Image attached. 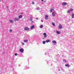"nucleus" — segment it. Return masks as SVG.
<instances>
[{
	"mask_svg": "<svg viewBox=\"0 0 74 74\" xmlns=\"http://www.w3.org/2000/svg\"><path fill=\"white\" fill-rule=\"evenodd\" d=\"M24 50L23 49H20V51L21 52H23Z\"/></svg>",
	"mask_w": 74,
	"mask_h": 74,
	"instance_id": "423d86ee",
	"label": "nucleus"
},
{
	"mask_svg": "<svg viewBox=\"0 0 74 74\" xmlns=\"http://www.w3.org/2000/svg\"><path fill=\"white\" fill-rule=\"evenodd\" d=\"M52 42H53V43H56V42L55 40H53Z\"/></svg>",
	"mask_w": 74,
	"mask_h": 74,
	"instance_id": "f3484780",
	"label": "nucleus"
},
{
	"mask_svg": "<svg viewBox=\"0 0 74 74\" xmlns=\"http://www.w3.org/2000/svg\"><path fill=\"white\" fill-rule=\"evenodd\" d=\"M6 8H8V6H6Z\"/></svg>",
	"mask_w": 74,
	"mask_h": 74,
	"instance_id": "2f4dec72",
	"label": "nucleus"
},
{
	"mask_svg": "<svg viewBox=\"0 0 74 74\" xmlns=\"http://www.w3.org/2000/svg\"><path fill=\"white\" fill-rule=\"evenodd\" d=\"M63 61V62H67V61H66V60H64V59Z\"/></svg>",
	"mask_w": 74,
	"mask_h": 74,
	"instance_id": "a878e982",
	"label": "nucleus"
},
{
	"mask_svg": "<svg viewBox=\"0 0 74 74\" xmlns=\"http://www.w3.org/2000/svg\"><path fill=\"white\" fill-rule=\"evenodd\" d=\"M22 18V15H20L18 16V18L19 19H21V18Z\"/></svg>",
	"mask_w": 74,
	"mask_h": 74,
	"instance_id": "1a4fd4ad",
	"label": "nucleus"
},
{
	"mask_svg": "<svg viewBox=\"0 0 74 74\" xmlns=\"http://www.w3.org/2000/svg\"><path fill=\"white\" fill-rule=\"evenodd\" d=\"M32 3L33 4H34V2H32Z\"/></svg>",
	"mask_w": 74,
	"mask_h": 74,
	"instance_id": "c756f323",
	"label": "nucleus"
},
{
	"mask_svg": "<svg viewBox=\"0 0 74 74\" xmlns=\"http://www.w3.org/2000/svg\"><path fill=\"white\" fill-rule=\"evenodd\" d=\"M44 36V38H46L47 37V34L45 33H44L43 34Z\"/></svg>",
	"mask_w": 74,
	"mask_h": 74,
	"instance_id": "0eeeda50",
	"label": "nucleus"
},
{
	"mask_svg": "<svg viewBox=\"0 0 74 74\" xmlns=\"http://www.w3.org/2000/svg\"><path fill=\"white\" fill-rule=\"evenodd\" d=\"M23 41L24 42H27L28 41V40H23Z\"/></svg>",
	"mask_w": 74,
	"mask_h": 74,
	"instance_id": "2eb2a0df",
	"label": "nucleus"
},
{
	"mask_svg": "<svg viewBox=\"0 0 74 74\" xmlns=\"http://www.w3.org/2000/svg\"><path fill=\"white\" fill-rule=\"evenodd\" d=\"M59 27V29H62V28H63V27H62V25H60Z\"/></svg>",
	"mask_w": 74,
	"mask_h": 74,
	"instance_id": "7ed1b4c3",
	"label": "nucleus"
},
{
	"mask_svg": "<svg viewBox=\"0 0 74 74\" xmlns=\"http://www.w3.org/2000/svg\"><path fill=\"white\" fill-rule=\"evenodd\" d=\"M56 33L57 34H60V32H59V31H56Z\"/></svg>",
	"mask_w": 74,
	"mask_h": 74,
	"instance_id": "f8f14e48",
	"label": "nucleus"
},
{
	"mask_svg": "<svg viewBox=\"0 0 74 74\" xmlns=\"http://www.w3.org/2000/svg\"><path fill=\"white\" fill-rule=\"evenodd\" d=\"M36 10H40V8L39 7H37L36 8Z\"/></svg>",
	"mask_w": 74,
	"mask_h": 74,
	"instance_id": "4be33fe9",
	"label": "nucleus"
},
{
	"mask_svg": "<svg viewBox=\"0 0 74 74\" xmlns=\"http://www.w3.org/2000/svg\"><path fill=\"white\" fill-rule=\"evenodd\" d=\"M45 41L46 42H47V43L48 42H51V40L48 39V40H46Z\"/></svg>",
	"mask_w": 74,
	"mask_h": 74,
	"instance_id": "39448f33",
	"label": "nucleus"
},
{
	"mask_svg": "<svg viewBox=\"0 0 74 74\" xmlns=\"http://www.w3.org/2000/svg\"><path fill=\"white\" fill-rule=\"evenodd\" d=\"M54 10V8H52L51 9H50V12H52V11Z\"/></svg>",
	"mask_w": 74,
	"mask_h": 74,
	"instance_id": "6e6552de",
	"label": "nucleus"
},
{
	"mask_svg": "<svg viewBox=\"0 0 74 74\" xmlns=\"http://www.w3.org/2000/svg\"><path fill=\"white\" fill-rule=\"evenodd\" d=\"M45 2H46V1H45Z\"/></svg>",
	"mask_w": 74,
	"mask_h": 74,
	"instance_id": "e433bc0d",
	"label": "nucleus"
},
{
	"mask_svg": "<svg viewBox=\"0 0 74 74\" xmlns=\"http://www.w3.org/2000/svg\"><path fill=\"white\" fill-rule=\"evenodd\" d=\"M40 28H42V27H43V25H40Z\"/></svg>",
	"mask_w": 74,
	"mask_h": 74,
	"instance_id": "a211bd4d",
	"label": "nucleus"
},
{
	"mask_svg": "<svg viewBox=\"0 0 74 74\" xmlns=\"http://www.w3.org/2000/svg\"><path fill=\"white\" fill-rule=\"evenodd\" d=\"M16 18V21H19V18Z\"/></svg>",
	"mask_w": 74,
	"mask_h": 74,
	"instance_id": "412c9836",
	"label": "nucleus"
},
{
	"mask_svg": "<svg viewBox=\"0 0 74 74\" xmlns=\"http://www.w3.org/2000/svg\"><path fill=\"white\" fill-rule=\"evenodd\" d=\"M72 18H74V13H72Z\"/></svg>",
	"mask_w": 74,
	"mask_h": 74,
	"instance_id": "dca6fc26",
	"label": "nucleus"
},
{
	"mask_svg": "<svg viewBox=\"0 0 74 74\" xmlns=\"http://www.w3.org/2000/svg\"><path fill=\"white\" fill-rule=\"evenodd\" d=\"M48 16L46 15L45 16V19H48Z\"/></svg>",
	"mask_w": 74,
	"mask_h": 74,
	"instance_id": "ddd939ff",
	"label": "nucleus"
},
{
	"mask_svg": "<svg viewBox=\"0 0 74 74\" xmlns=\"http://www.w3.org/2000/svg\"><path fill=\"white\" fill-rule=\"evenodd\" d=\"M15 56H17V53H15Z\"/></svg>",
	"mask_w": 74,
	"mask_h": 74,
	"instance_id": "cd10ccee",
	"label": "nucleus"
},
{
	"mask_svg": "<svg viewBox=\"0 0 74 74\" xmlns=\"http://www.w3.org/2000/svg\"><path fill=\"white\" fill-rule=\"evenodd\" d=\"M62 5H67V3L66 2H64L62 3Z\"/></svg>",
	"mask_w": 74,
	"mask_h": 74,
	"instance_id": "20e7f679",
	"label": "nucleus"
},
{
	"mask_svg": "<svg viewBox=\"0 0 74 74\" xmlns=\"http://www.w3.org/2000/svg\"><path fill=\"white\" fill-rule=\"evenodd\" d=\"M0 2H1V1H0Z\"/></svg>",
	"mask_w": 74,
	"mask_h": 74,
	"instance_id": "4c0bfd02",
	"label": "nucleus"
},
{
	"mask_svg": "<svg viewBox=\"0 0 74 74\" xmlns=\"http://www.w3.org/2000/svg\"><path fill=\"white\" fill-rule=\"evenodd\" d=\"M70 10H68L67 12V13H70Z\"/></svg>",
	"mask_w": 74,
	"mask_h": 74,
	"instance_id": "b1692460",
	"label": "nucleus"
},
{
	"mask_svg": "<svg viewBox=\"0 0 74 74\" xmlns=\"http://www.w3.org/2000/svg\"><path fill=\"white\" fill-rule=\"evenodd\" d=\"M14 20L15 21H16V18H14Z\"/></svg>",
	"mask_w": 74,
	"mask_h": 74,
	"instance_id": "393cba45",
	"label": "nucleus"
},
{
	"mask_svg": "<svg viewBox=\"0 0 74 74\" xmlns=\"http://www.w3.org/2000/svg\"><path fill=\"white\" fill-rule=\"evenodd\" d=\"M30 20H32V19H33V18L31 17L30 18Z\"/></svg>",
	"mask_w": 74,
	"mask_h": 74,
	"instance_id": "c85d7f7f",
	"label": "nucleus"
},
{
	"mask_svg": "<svg viewBox=\"0 0 74 74\" xmlns=\"http://www.w3.org/2000/svg\"><path fill=\"white\" fill-rule=\"evenodd\" d=\"M36 19H37V20H38V18H36Z\"/></svg>",
	"mask_w": 74,
	"mask_h": 74,
	"instance_id": "72a5a7b5",
	"label": "nucleus"
},
{
	"mask_svg": "<svg viewBox=\"0 0 74 74\" xmlns=\"http://www.w3.org/2000/svg\"><path fill=\"white\" fill-rule=\"evenodd\" d=\"M22 45H25V43H24L23 42H22Z\"/></svg>",
	"mask_w": 74,
	"mask_h": 74,
	"instance_id": "bb28decb",
	"label": "nucleus"
},
{
	"mask_svg": "<svg viewBox=\"0 0 74 74\" xmlns=\"http://www.w3.org/2000/svg\"><path fill=\"white\" fill-rule=\"evenodd\" d=\"M29 30V28L28 27H25L24 28V30Z\"/></svg>",
	"mask_w": 74,
	"mask_h": 74,
	"instance_id": "f03ea898",
	"label": "nucleus"
},
{
	"mask_svg": "<svg viewBox=\"0 0 74 74\" xmlns=\"http://www.w3.org/2000/svg\"><path fill=\"white\" fill-rule=\"evenodd\" d=\"M10 32H12V30L10 29Z\"/></svg>",
	"mask_w": 74,
	"mask_h": 74,
	"instance_id": "7c9ffc66",
	"label": "nucleus"
},
{
	"mask_svg": "<svg viewBox=\"0 0 74 74\" xmlns=\"http://www.w3.org/2000/svg\"><path fill=\"white\" fill-rule=\"evenodd\" d=\"M42 1H44V0H41Z\"/></svg>",
	"mask_w": 74,
	"mask_h": 74,
	"instance_id": "473e14b6",
	"label": "nucleus"
},
{
	"mask_svg": "<svg viewBox=\"0 0 74 74\" xmlns=\"http://www.w3.org/2000/svg\"><path fill=\"white\" fill-rule=\"evenodd\" d=\"M41 22H43V21L41 20Z\"/></svg>",
	"mask_w": 74,
	"mask_h": 74,
	"instance_id": "f704fd0d",
	"label": "nucleus"
},
{
	"mask_svg": "<svg viewBox=\"0 0 74 74\" xmlns=\"http://www.w3.org/2000/svg\"><path fill=\"white\" fill-rule=\"evenodd\" d=\"M52 24L53 25V26H54L55 25V23L53 22H52Z\"/></svg>",
	"mask_w": 74,
	"mask_h": 74,
	"instance_id": "5701e85b",
	"label": "nucleus"
},
{
	"mask_svg": "<svg viewBox=\"0 0 74 74\" xmlns=\"http://www.w3.org/2000/svg\"><path fill=\"white\" fill-rule=\"evenodd\" d=\"M32 23H33V21H32Z\"/></svg>",
	"mask_w": 74,
	"mask_h": 74,
	"instance_id": "c9c22d12",
	"label": "nucleus"
},
{
	"mask_svg": "<svg viewBox=\"0 0 74 74\" xmlns=\"http://www.w3.org/2000/svg\"><path fill=\"white\" fill-rule=\"evenodd\" d=\"M34 25H32L31 27V29H33V28H34Z\"/></svg>",
	"mask_w": 74,
	"mask_h": 74,
	"instance_id": "9b49d317",
	"label": "nucleus"
},
{
	"mask_svg": "<svg viewBox=\"0 0 74 74\" xmlns=\"http://www.w3.org/2000/svg\"><path fill=\"white\" fill-rule=\"evenodd\" d=\"M65 66L66 67H70V66H69V64H66L65 65Z\"/></svg>",
	"mask_w": 74,
	"mask_h": 74,
	"instance_id": "4468645a",
	"label": "nucleus"
},
{
	"mask_svg": "<svg viewBox=\"0 0 74 74\" xmlns=\"http://www.w3.org/2000/svg\"><path fill=\"white\" fill-rule=\"evenodd\" d=\"M73 9L71 8L69 9V11H73Z\"/></svg>",
	"mask_w": 74,
	"mask_h": 74,
	"instance_id": "6ab92c4d",
	"label": "nucleus"
},
{
	"mask_svg": "<svg viewBox=\"0 0 74 74\" xmlns=\"http://www.w3.org/2000/svg\"><path fill=\"white\" fill-rule=\"evenodd\" d=\"M10 23H14V21H12V20H10Z\"/></svg>",
	"mask_w": 74,
	"mask_h": 74,
	"instance_id": "9d476101",
	"label": "nucleus"
},
{
	"mask_svg": "<svg viewBox=\"0 0 74 74\" xmlns=\"http://www.w3.org/2000/svg\"><path fill=\"white\" fill-rule=\"evenodd\" d=\"M46 43V42H45V41H43V44H45Z\"/></svg>",
	"mask_w": 74,
	"mask_h": 74,
	"instance_id": "aec40b11",
	"label": "nucleus"
},
{
	"mask_svg": "<svg viewBox=\"0 0 74 74\" xmlns=\"http://www.w3.org/2000/svg\"><path fill=\"white\" fill-rule=\"evenodd\" d=\"M52 14L53 16H55V12H53Z\"/></svg>",
	"mask_w": 74,
	"mask_h": 74,
	"instance_id": "f257e3e1",
	"label": "nucleus"
}]
</instances>
